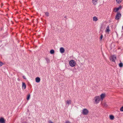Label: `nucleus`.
<instances>
[{
    "label": "nucleus",
    "mask_w": 123,
    "mask_h": 123,
    "mask_svg": "<svg viewBox=\"0 0 123 123\" xmlns=\"http://www.w3.org/2000/svg\"><path fill=\"white\" fill-rule=\"evenodd\" d=\"M100 99V98L99 96H95L93 99V102L94 103L97 104L99 102Z\"/></svg>",
    "instance_id": "nucleus-1"
},
{
    "label": "nucleus",
    "mask_w": 123,
    "mask_h": 123,
    "mask_svg": "<svg viewBox=\"0 0 123 123\" xmlns=\"http://www.w3.org/2000/svg\"><path fill=\"white\" fill-rule=\"evenodd\" d=\"M69 63L70 66L72 67L75 66L76 64L75 61L73 60H72L70 61Z\"/></svg>",
    "instance_id": "nucleus-2"
},
{
    "label": "nucleus",
    "mask_w": 123,
    "mask_h": 123,
    "mask_svg": "<svg viewBox=\"0 0 123 123\" xmlns=\"http://www.w3.org/2000/svg\"><path fill=\"white\" fill-rule=\"evenodd\" d=\"M116 58V55H113L111 56L110 59L112 62H115Z\"/></svg>",
    "instance_id": "nucleus-3"
},
{
    "label": "nucleus",
    "mask_w": 123,
    "mask_h": 123,
    "mask_svg": "<svg viewBox=\"0 0 123 123\" xmlns=\"http://www.w3.org/2000/svg\"><path fill=\"white\" fill-rule=\"evenodd\" d=\"M88 113V111L86 109H84L82 110V113L84 115H86Z\"/></svg>",
    "instance_id": "nucleus-4"
},
{
    "label": "nucleus",
    "mask_w": 123,
    "mask_h": 123,
    "mask_svg": "<svg viewBox=\"0 0 123 123\" xmlns=\"http://www.w3.org/2000/svg\"><path fill=\"white\" fill-rule=\"evenodd\" d=\"M121 16V14L120 13H117L115 19L117 20H118Z\"/></svg>",
    "instance_id": "nucleus-5"
},
{
    "label": "nucleus",
    "mask_w": 123,
    "mask_h": 123,
    "mask_svg": "<svg viewBox=\"0 0 123 123\" xmlns=\"http://www.w3.org/2000/svg\"><path fill=\"white\" fill-rule=\"evenodd\" d=\"M105 94L102 93L100 95V99L102 101L103 99L104 98L105 96Z\"/></svg>",
    "instance_id": "nucleus-6"
},
{
    "label": "nucleus",
    "mask_w": 123,
    "mask_h": 123,
    "mask_svg": "<svg viewBox=\"0 0 123 123\" xmlns=\"http://www.w3.org/2000/svg\"><path fill=\"white\" fill-rule=\"evenodd\" d=\"M122 8V6H120L119 7L117 8H115L114 9V11L115 12H117L120 9Z\"/></svg>",
    "instance_id": "nucleus-7"
},
{
    "label": "nucleus",
    "mask_w": 123,
    "mask_h": 123,
    "mask_svg": "<svg viewBox=\"0 0 123 123\" xmlns=\"http://www.w3.org/2000/svg\"><path fill=\"white\" fill-rule=\"evenodd\" d=\"M98 0H92V2L93 4L94 5H96L97 3Z\"/></svg>",
    "instance_id": "nucleus-8"
},
{
    "label": "nucleus",
    "mask_w": 123,
    "mask_h": 123,
    "mask_svg": "<svg viewBox=\"0 0 123 123\" xmlns=\"http://www.w3.org/2000/svg\"><path fill=\"white\" fill-rule=\"evenodd\" d=\"M0 123H5V120L3 118H0Z\"/></svg>",
    "instance_id": "nucleus-9"
},
{
    "label": "nucleus",
    "mask_w": 123,
    "mask_h": 123,
    "mask_svg": "<svg viewBox=\"0 0 123 123\" xmlns=\"http://www.w3.org/2000/svg\"><path fill=\"white\" fill-rule=\"evenodd\" d=\"M65 50L63 47H61L60 49V51L61 53H63L64 52Z\"/></svg>",
    "instance_id": "nucleus-10"
},
{
    "label": "nucleus",
    "mask_w": 123,
    "mask_h": 123,
    "mask_svg": "<svg viewBox=\"0 0 123 123\" xmlns=\"http://www.w3.org/2000/svg\"><path fill=\"white\" fill-rule=\"evenodd\" d=\"M36 82L39 83L40 81V78L38 77H37L36 78Z\"/></svg>",
    "instance_id": "nucleus-11"
},
{
    "label": "nucleus",
    "mask_w": 123,
    "mask_h": 123,
    "mask_svg": "<svg viewBox=\"0 0 123 123\" xmlns=\"http://www.w3.org/2000/svg\"><path fill=\"white\" fill-rule=\"evenodd\" d=\"M66 104H67L68 105L70 104L71 103V100H68L66 102Z\"/></svg>",
    "instance_id": "nucleus-12"
},
{
    "label": "nucleus",
    "mask_w": 123,
    "mask_h": 123,
    "mask_svg": "<svg viewBox=\"0 0 123 123\" xmlns=\"http://www.w3.org/2000/svg\"><path fill=\"white\" fill-rule=\"evenodd\" d=\"M98 18L96 16L94 17H93V20L94 21H96L98 20Z\"/></svg>",
    "instance_id": "nucleus-13"
},
{
    "label": "nucleus",
    "mask_w": 123,
    "mask_h": 123,
    "mask_svg": "<svg viewBox=\"0 0 123 123\" xmlns=\"http://www.w3.org/2000/svg\"><path fill=\"white\" fill-rule=\"evenodd\" d=\"M26 86L25 83H24L23 82L22 83V87L23 88L25 89L26 88Z\"/></svg>",
    "instance_id": "nucleus-14"
},
{
    "label": "nucleus",
    "mask_w": 123,
    "mask_h": 123,
    "mask_svg": "<svg viewBox=\"0 0 123 123\" xmlns=\"http://www.w3.org/2000/svg\"><path fill=\"white\" fill-rule=\"evenodd\" d=\"M109 26H108L106 28V31H105V32H109V31H110V30L109 29Z\"/></svg>",
    "instance_id": "nucleus-15"
},
{
    "label": "nucleus",
    "mask_w": 123,
    "mask_h": 123,
    "mask_svg": "<svg viewBox=\"0 0 123 123\" xmlns=\"http://www.w3.org/2000/svg\"><path fill=\"white\" fill-rule=\"evenodd\" d=\"M110 118L111 120H113L114 119V117L113 115H111L110 116Z\"/></svg>",
    "instance_id": "nucleus-16"
},
{
    "label": "nucleus",
    "mask_w": 123,
    "mask_h": 123,
    "mask_svg": "<svg viewBox=\"0 0 123 123\" xmlns=\"http://www.w3.org/2000/svg\"><path fill=\"white\" fill-rule=\"evenodd\" d=\"M30 94H28L27 96V100H28L30 99Z\"/></svg>",
    "instance_id": "nucleus-17"
},
{
    "label": "nucleus",
    "mask_w": 123,
    "mask_h": 123,
    "mask_svg": "<svg viewBox=\"0 0 123 123\" xmlns=\"http://www.w3.org/2000/svg\"><path fill=\"white\" fill-rule=\"evenodd\" d=\"M122 0H116V1L117 3L119 4L121 3Z\"/></svg>",
    "instance_id": "nucleus-18"
},
{
    "label": "nucleus",
    "mask_w": 123,
    "mask_h": 123,
    "mask_svg": "<svg viewBox=\"0 0 123 123\" xmlns=\"http://www.w3.org/2000/svg\"><path fill=\"white\" fill-rule=\"evenodd\" d=\"M54 50L53 49L51 50L50 51V53L51 54H54Z\"/></svg>",
    "instance_id": "nucleus-19"
},
{
    "label": "nucleus",
    "mask_w": 123,
    "mask_h": 123,
    "mask_svg": "<svg viewBox=\"0 0 123 123\" xmlns=\"http://www.w3.org/2000/svg\"><path fill=\"white\" fill-rule=\"evenodd\" d=\"M45 59L48 63L49 62L50 60L48 58H45Z\"/></svg>",
    "instance_id": "nucleus-20"
},
{
    "label": "nucleus",
    "mask_w": 123,
    "mask_h": 123,
    "mask_svg": "<svg viewBox=\"0 0 123 123\" xmlns=\"http://www.w3.org/2000/svg\"><path fill=\"white\" fill-rule=\"evenodd\" d=\"M123 64L121 62L119 64V66L120 67H123Z\"/></svg>",
    "instance_id": "nucleus-21"
},
{
    "label": "nucleus",
    "mask_w": 123,
    "mask_h": 123,
    "mask_svg": "<svg viewBox=\"0 0 123 123\" xmlns=\"http://www.w3.org/2000/svg\"><path fill=\"white\" fill-rule=\"evenodd\" d=\"M103 105L104 106L106 107L108 106V105L106 103H104V104H103Z\"/></svg>",
    "instance_id": "nucleus-22"
},
{
    "label": "nucleus",
    "mask_w": 123,
    "mask_h": 123,
    "mask_svg": "<svg viewBox=\"0 0 123 123\" xmlns=\"http://www.w3.org/2000/svg\"><path fill=\"white\" fill-rule=\"evenodd\" d=\"M45 15L47 16H49V13L48 12H46L45 13Z\"/></svg>",
    "instance_id": "nucleus-23"
},
{
    "label": "nucleus",
    "mask_w": 123,
    "mask_h": 123,
    "mask_svg": "<svg viewBox=\"0 0 123 123\" xmlns=\"http://www.w3.org/2000/svg\"><path fill=\"white\" fill-rule=\"evenodd\" d=\"M120 111H123V106L120 108Z\"/></svg>",
    "instance_id": "nucleus-24"
},
{
    "label": "nucleus",
    "mask_w": 123,
    "mask_h": 123,
    "mask_svg": "<svg viewBox=\"0 0 123 123\" xmlns=\"http://www.w3.org/2000/svg\"><path fill=\"white\" fill-rule=\"evenodd\" d=\"M65 123H71L68 121H66L65 122Z\"/></svg>",
    "instance_id": "nucleus-25"
},
{
    "label": "nucleus",
    "mask_w": 123,
    "mask_h": 123,
    "mask_svg": "<svg viewBox=\"0 0 123 123\" xmlns=\"http://www.w3.org/2000/svg\"><path fill=\"white\" fill-rule=\"evenodd\" d=\"M3 64V63L1 62H0V67L2 66Z\"/></svg>",
    "instance_id": "nucleus-26"
},
{
    "label": "nucleus",
    "mask_w": 123,
    "mask_h": 123,
    "mask_svg": "<svg viewBox=\"0 0 123 123\" xmlns=\"http://www.w3.org/2000/svg\"><path fill=\"white\" fill-rule=\"evenodd\" d=\"M48 123H54L52 122L51 120H49L48 122Z\"/></svg>",
    "instance_id": "nucleus-27"
},
{
    "label": "nucleus",
    "mask_w": 123,
    "mask_h": 123,
    "mask_svg": "<svg viewBox=\"0 0 123 123\" xmlns=\"http://www.w3.org/2000/svg\"><path fill=\"white\" fill-rule=\"evenodd\" d=\"M103 36L102 35H101V36L100 37V40H101L102 39V38H103Z\"/></svg>",
    "instance_id": "nucleus-28"
},
{
    "label": "nucleus",
    "mask_w": 123,
    "mask_h": 123,
    "mask_svg": "<svg viewBox=\"0 0 123 123\" xmlns=\"http://www.w3.org/2000/svg\"><path fill=\"white\" fill-rule=\"evenodd\" d=\"M23 78L24 79H26V78H25V76H23Z\"/></svg>",
    "instance_id": "nucleus-29"
},
{
    "label": "nucleus",
    "mask_w": 123,
    "mask_h": 123,
    "mask_svg": "<svg viewBox=\"0 0 123 123\" xmlns=\"http://www.w3.org/2000/svg\"><path fill=\"white\" fill-rule=\"evenodd\" d=\"M122 28L123 30V25L122 26Z\"/></svg>",
    "instance_id": "nucleus-30"
},
{
    "label": "nucleus",
    "mask_w": 123,
    "mask_h": 123,
    "mask_svg": "<svg viewBox=\"0 0 123 123\" xmlns=\"http://www.w3.org/2000/svg\"><path fill=\"white\" fill-rule=\"evenodd\" d=\"M66 16H65V18H66Z\"/></svg>",
    "instance_id": "nucleus-31"
}]
</instances>
